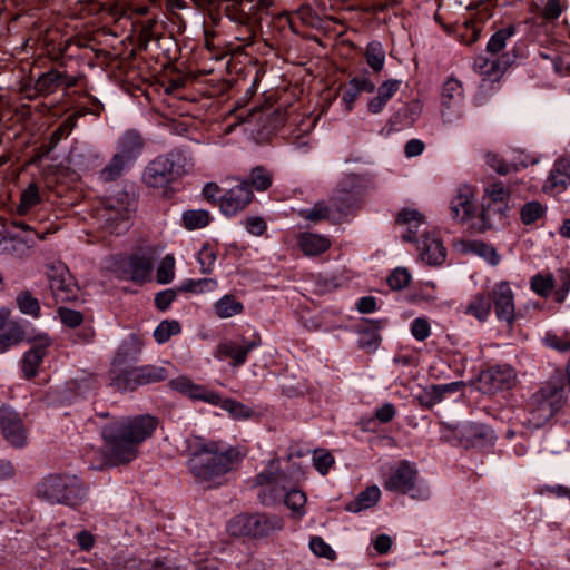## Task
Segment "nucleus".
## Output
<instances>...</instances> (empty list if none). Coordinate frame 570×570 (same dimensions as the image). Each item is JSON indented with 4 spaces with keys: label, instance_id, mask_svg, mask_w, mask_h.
Segmentation results:
<instances>
[{
    "label": "nucleus",
    "instance_id": "obj_1",
    "mask_svg": "<svg viewBox=\"0 0 570 570\" xmlns=\"http://www.w3.org/2000/svg\"><path fill=\"white\" fill-rule=\"evenodd\" d=\"M185 451L195 481L206 488L220 485L237 459V452L230 446L200 436L188 438Z\"/></svg>",
    "mask_w": 570,
    "mask_h": 570
},
{
    "label": "nucleus",
    "instance_id": "obj_2",
    "mask_svg": "<svg viewBox=\"0 0 570 570\" xmlns=\"http://www.w3.org/2000/svg\"><path fill=\"white\" fill-rule=\"evenodd\" d=\"M157 424V419L149 414L106 424L101 429V435L110 458L118 463H128L136 459L139 445L153 435Z\"/></svg>",
    "mask_w": 570,
    "mask_h": 570
},
{
    "label": "nucleus",
    "instance_id": "obj_3",
    "mask_svg": "<svg viewBox=\"0 0 570 570\" xmlns=\"http://www.w3.org/2000/svg\"><path fill=\"white\" fill-rule=\"evenodd\" d=\"M256 483L262 487L258 493L262 504L272 505L284 498V503L295 517L305 514L306 495L296 489L286 492V476L274 461L256 476Z\"/></svg>",
    "mask_w": 570,
    "mask_h": 570
},
{
    "label": "nucleus",
    "instance_id": "obj_4",
    "mask_svg": "<svg viewBox=\"0 0 570 570\" xmlns=\"http://www.w3.org/2000/svg\"><path fill=\"white\" fill-rule=\"evenodd\" d=\"M563 379L561 374L550 377L535 393L532 394L527 407L528 417L524 424L539 429L553 417L563 406Z\"/></svg>",
    "mask_w": 570,
    "mask_h": 570
},
{
    "label": "nucleus",
    "instance_id": "obj_5",
    "mask_svg": "<svg viewBox=\"0 0 570 570\" xmlns=\"http://www.w3.org/2000/svg\"><path fill=\"white\" fill-rule=\"evenodd\" d=\"M36 493L47 502L67 505H77L87 495L86 489L76 476L57 474H51L39 482Z\"/></svg>",
    "mask_w": 570,
    "mask_h": 570
},
{
    "label": "nucleus",
    "instance_id": "obj_6",
    "mask_svg": "<svg viewBox=\"0 0 570 570\" xmlns=\"http://www.w3.org/2000/svg\"><path fill=\"white\" fill-rule=\"evenodd\" d=\"M136 210L135 196L128 191L119 190L102 202L99 217L105 222V228L111 234H122L129 228V220Z\"/></svg>",
    "mask_w": 570,
    "mask_h": 570
},
{
    "label": "nucleus",
    "instance_id": "obj_7",
    "mask_svg": "<svg viewBox=\"0 0 570 570\" xmlns=\"http://www.w3.org/2000/svg\"><path fill=\"white\" fill-rule=\"evenodd\" d=\"M416 478L417 469L415 464L403 460L390 469L383 487L387 491L411 494L413 499H429L430 491L428 488H415Z\"/></svg>",
    "mask_w": 570,
    "mask_h": 570
},
{
    "label": "nucleus",
    "instance_id": "obj_8",
    "mask_svg": "<svg viewBox=\"0 0 570 570\" xmlns=\"http://www.w3.org/2000/svg\"><path fill=\"white\" fill-rule=\"evenodd\" d=\"M167 376L168 373L164 366L131 367L117 373L112 377V385L119 391H132L140 385L164 381Z\"/></svg>",
    "mask_w": 570,
    "mask_h": 570
},
{
    "label": "nucleus",
    "instance_id": "obj_9",
    "mask_svg": "<svg viewBox=\"0 0 570 570\" xmlns=\"http://www.w3.org/2000/svg\"><path fill=\"white\" fill-rule=\"evenodd\" d=\"M48 279L50 291L57 303L78 299L79 287L63 263L57 262L49 267Z\"/></svg>",
    "mask_w": 570,
    "mask_h": 570
},
{
    "label": "nucleus",
    "instance_id": "obj_10",
    "mask_svg": "<svg viewBox=\"0 0 570 570\" xmlns=\"http://www.w3.org/2000/svg\"><path fill=\"white\" fill-rule=\"evenodd\" d=\"M237 184L225 189L219 197V208L225 216H235L244 210L253 200V191L248 181L236 180Z\"/></svg>",
    "mask_w": 570,
    "mask_h": 570
},
{
    "label": "nucleus",
    "instance_id": "obj_11",
    "mask_svg": "<svg viewBox=\"0 0 570 570\" xmlns=\"http://www.w3.org/2000/svg\"><path fill=\"white\" fill-rule=\"evenodd\" d=\"M463 99L464 89L462 82L454 77H450L443 83L441 92V115L444 122H451L453 116L456 118L463 117V114L458 110Z\"/></svg>",
    "mask_w": 570,
    "mask_h": 570
},
{
    "label": "nucleus",
    "instance_id": "obj_12",
    "mask_svg": "<svg viewBox=\"0 0 570 570\" xmlns=\"http://www.w3.org/2000/svg\"><path fill=\"white\" fill-rule=\"evenodd\" d=\"M515 372L509 365L493 366L480 374L481 387L488 393L510 390L515 383Z\"/></svg>",
    "mask_w": 570,
    "mask_h": 570
},
{
    "label": "nucleus",
    "instance_id": "obj_13",
    "mask_svg": "<svg viewBox=\"0 0 570 570\" xmlns=\"http://www.w3.org/2000/svg\"><path fill=\"white\" fill-rule=\"evenodd\" d=\"M491 304L493 303L497 318L505 322L511 327L515 318L513 292L505 282L498 283L493 286L491 294Z\"/></svg>",
    "mask_w": 570,
    "mask_h": 570
},
{
    "label": "nucleus",
    "instance_id": "obj_14",
    "mask_svg": "<svg viewBox=\"0 0 570 570\" xmlns=\"http://www.w3.org/2000/svg\"><path fill=\"white\" fill-rule=\"evenodd\" d=\"M0 424L4 439L16 448L26 444L27 433L20 415L12 409L3 406L0 412Z\"/></svg>",
    "mask_w": 570,
    "mask_h": 570
},
{
    "label": "nucleus",
    "instance_id": "obj_15",
    "mask_svg": "<svg viewBox=\"0 0 570 570\" xmlns=\"http://www.w3.org/2000/svg\"><path fill=\"white\" fill-rule=\"evenodd\" d=\"M50 345L51 340L47 334L41 333L33 338L32 346L23 354L21 362L22 372L27 379L37 374V370L47 355Z\"/></svg>",
    "mask_w": 570,
    "mask_h": 570
},
{
    "label": "nucleus",
    "instance_id": "obj_16",
    "mask_svg": "<svg viewBox=\"0 0 570 570\" xmlns=\"http://www.w3.org/2000/svg\"><path fill=\"white\" fill-rule=\"evenodd\" d=\"M174 180L176 177L165 156H159L150 161L144 171V181L151 188H166Z\"/></svg>",
    "mask_w": 570,
    "mask_h": 570
},
{
    "label": "nucleus",
    "instance_id": "obj_17",
    "mask_svg": "<svg viewBox=\"0 0 570 570\" xmlns=\"http://www.w3.org/2000/svg\"><path fill=\"white\" fill-rule=\"evenodd\" d=\"M154 267V261L150 256L132 255L122 263L120 277L134 282H144L149 278Z\"/></svg>",
    "mask_w": 570,
    "mask_h": 570
},
{
    "label": "nucleus",
    "instance_id": "obj_18",
    "mask_svg": "<svg viewBox=\"0 0 570 570\" xmlns=\"http://www.w3.org/2000/svg\"><path fill=\"white\" fill-rule=\"evenodd\" d=\"M261 338H254L252 341L242 340V343L235 341H227L218 346V354L220 357H228L233 360V366L243 365L246 360L248 353H250L254 348L259 346Z\"/></svg>",
    "mask_w": 570,
    "mask_h": 570
},
{
    "label": "nucleus",
    "instance_id": "obj_19",
    "mask_svg": "<svg viewBox=\"0 0 570 570\" xmlns=\"http://www.w3.org/2000/svg\"><path fill=\"white\" fill-rule=\"evenodd\" d=\"M476 209L474 195L468 186L460 187L450 203L453 219L464 223L469 220Z\"/></svg>",
    "mask_w": 570,
    "mask_h": 570
},
{
    "label": "nucleus",
    "instance_id": "obj_20",
    "mask_svg": "<svg viewBox=\"0 0 570 570\" xmlns=\"http://www.w3.org/2000/svg\"><path fill=\"white\" fill-rule=\"evenodd\" d=\"M570 184V158L558 159L551 169L543 190L552 195L562 193Z\"/></svg>",
    "mask_w": 570,
    "mask_h": 570
},
{
    "label": "nucleus",
    "instance_id": "obj_21",
    "mask_svg": "<svg viewBox=\"0 0 570 570\" xmlns=\"http://www.w3.org/2000/svg\"><path fill=\"white\" fill-rule=\"evenodd\" d=\"M171 389L189 396L194 400L205 401L210 404L217 405L220 396L212 391L206 390L204 386L194 384L188 377L179 376L169 382Z\"/></svg>",
    "mask_w": 570,
    "mask_h": 570
},
{
    "label": "nucleus",
    "instance_id": "obj_22",
    "mask_svg": "<svg viewBox=\"0 0 570 570\" xmlns=\"http://www.w3.org/2000/svg\"><path fill=\"white\" fill-rule=\"evenodd\" d=\"M116 149L118 155L132 163L144 149V139L138 131L127 130L118 138Z\"/></svg>",
    "mask_w": 570,
    "mask_h": 570
},
{
    "label": "nucleus",
    "instance_id": "obj_23",
    "mask_svg": "<svg viewBox=\"0 0 570 570\" xmlns=\"http://www.w3.org/2000/svg\"><path fill=\"white\" fill-rule=\"evenodd\" d=\"M421 259L429 265H440L445 259V248L440 239L426 235L419 245Z\"/></svg>",
    "mask_w": 570,
    "mask_h": 570
},
{
    "label": "nucleus",
    "instance_id": "obj_24",
    "mask_svg": "<svg viewBox=\"0 0 570 570\" xmlns=\"http://www.w3.org/2000/svg\"><path fill=\"white\" fill-rule=\"evenodd\" d=\"M423 223L424 216L416 209L403 208L396 217V224L406 227V233L402 235L404 242H415V235Z\"/></svg>",
    "mask_w": 570,
    "mask_h": 570
},
{
    "label": "nucleus",
    "instance_id": "obj_25",
    "mask_svg": "<svg viewBox=\"0 0 570 570\" xmlns=\"http://www.w3.org/2000/svg\"><path fill=\"white\" fill-rule=\"evenodd\" d=\"M464 386L463 382H452L448 384L430 385L424 389L423 393L419 396L421 404L431 407L441 402L446 393H454Z\"/></svg>",
    "mask_w": 570,
    "mask_h": 570
},
{
    "label": "nucleus",
    "instance_id": "obj_26",
    "mask_svg": "<svg viewBox=\"0 0 570 570\" xmlns=\"http://www.w3.org/2000/svg\"><path fill=\"white\" fill-rule=\"evenodd\" d=\"M507 210L508 202H484L481 212L483 228H492L502 224Z\"/></svg>",
    "mask_w": 570,
    "mask_h": 570
},
{
    "label": "nucleus",
    "instance_id": "obj_27",
    "mask_svg": "<svg viewBox=\"0 0 570 570\" xmlns=\"http://www.w3.org/2000/svg\"><path fill=\"white\" fill-rule=\"evenodd\" d=\"M298 246L305 255L316 256L326 252L331 246V242L325 236L304 233L298 238Z\"/></svg>",
    "mask_w": 570,
    "mask_h": 570
},
{
    "label": "nucleus",
    "instance_id": "obj_28",
    "mask_svg": "<svg viewBox=\"0 0 570 570\" xmlns=\"http://www.w3.org/2000/svg\"><path fill=\"white\" fill-rule=\"evenodd\" d=\"M400 87L397 80H386L377 89V95L370 100L368 111L371 114H380L386 102L396 94Z\"/></svg>",
    "mask_w": 570,
    "mask_h": 570
},
{
    "label": "nucleus",
    "instance_id": "obj_29",
    "mask_svg": "<svg viewBox=\"0 0 570 570\" xmlns=\"http://www.w3.org/2000/svg\"><path fill=\"white\" fill-rule=\"evenodd\" d=\"M284 521L278 515L265 513H254L253 537L267 535L274 531L283 529Z\"/></svg>",
    "mask_w": 570,
    "mask_h": 570
},
{
    "label": "nucleus",
    "instance_id": "obj_30",
    "mask_svg": "<svg viewBox=\"0 0 570 570\" xmlns=\"http://www.w3.org/2000/svg\"><path fill=\"white\" fill-rule=\"evenodd\" d=\"M164 156L167 158L176 179L181 175L187 174L194 167L190 153L186 150L174 149Z\"/></svg>",
    "mask_w": 570,
    "mask_h": 570
},
{
    "label": "nucleus",
    "instance_id": "obj_31",
    "mask_svg": "<svg viewBox=\"0 0 570 570\" xmlns=\"http://www.w3.org/2000/svg\"><path fill=\"white\" fill-rule=\"evenodd\" d=\"M65 79V75L58 70L51 69L37 78L33 88L39 95L47 96L55 92L62 85Z\"/></svg>",
    "mask_w": 570,
    "mask_h": 570
},
{
    "label": "nucleus",
    "instance_id": "obj_32",
    "mask_svg": "<svg viewBox=\"0 0 570 570\" xmlns=\"http://www.w3.org/2000/svg\"><path fill=\"white\" fill-rule=\"evenodd\" d=\"M473 68L481 76H484L492 81L498 80L505 70V67L499 59H490L484 56L475 58Z\"/></svg>",
    "mask_w": 570,
    "mask_h": 570
},
{
    "label": "nucleus",
    "instance_id": "obj_33",
    "mask_svg": "<svg viewBox=\"0 0 570 570\" xmlns=\"http://www.w3.org/2000/svg\"><path fill=\"white\" fill-rule=\"evenodd\" d=\"M456 433L470 443H475L479 440H490L493 436L489 426L473 422L461 424L458 426Z\"/></svg>",
    "mask_w": 570,
    "mask_h": 570
},
{
    "label": "nucleus",
    "instance_id": "obj_34",
    "mask_svg": "<svg viewBox=\"0 0 570 570\" xmlns=\"http://www.w3.org/2000/svg\"><path fill=\"white\" fill-rule=\"evenodd\" d=\"M491 312V297L489 294L478 293L465 307V314L485 322Z\"/></svg>",
    "mask_w": 570,
    "mask_h": 570
},
{
    "label": "nucleus",
    "instance_id": "obj_35",
    "mask_svg": "<svg viewBox=\"0 0 570 570\" xmlns=\"http://www.w3.org/2000/svg\"><path fill=\"white\" fill-rule=\"evenodd\" d=\"M255 0H236L235 12L229 14V18L243 26H249L252 19L257 14L258 9L254 3Z\"/></svg>",
    "mask_w": 570,
    "mask_h": 570
},
{
    "label": "nucleus",
    "instance_id": "obj_36",
    "mask_svg": "<svg viewBox=\"0 0 570 570\" xmlns=\"http://www.w3.org/2000/svg\"><path fill=\"white\" fill-rule=\"evenodd\" d=\"M254 514H238L227 523V531L234 537H253Z\"/></svg>",
    "mask_w": 570,
    "mask_h": 570
},
{
    "label": "nucleus",
    "instance_id": "obj_37",
    "mask_svg": "<svg viewBox=\"0 0 570 570\" xmlns=\"http://www.w3.org/2000/svg\"><path fill=\"white\" fill-rule=\"evenodd\" d=\"M130 164L131 163L129 160L115 153L108 164L100 170V179L104 181H112L117 179Z\"/></svg>",
    "mask_w": 570,
    "mask_h": 570
},
{
    "label": "nucleus",
    "instance_id": "obj_38",
    "mask_svg": "<svg viewBox=\"0 0 570 570\" xmlns=\"http://www.w3.org/2000/svg\"><path fill=\"white\" fill-rule=\"evenodd\" d=\"M381 497L379 487L372 485L362 491L355 501L348 504L347 509L352 512H358L368 509L377 503Z\"/></svg>",
    "mask_w": 570,
    "mask_h": 570
},
{
    "label": "nucleus",
    "instance_id": "obj_39",
    "mask_svg": "<svg viewBox=\"0 0 570 570\" xmlns=\"http://www.w3.org/2000/svg\"><path fill=\"white\" fill-rule=\"evenodd\" d=\"M243 304L233 295H225L214 305L215 313L220 318H228L243 312Z\"/></svg>",
    "mask_w": 570,
    "mask_h": 570
},
{
    "label": "nucleus",
    "instance_id": "obj_40",
    "mask_svg": "<svg viewBox=\"0 0 570 570\" xmlns=\"http://www.w3.org/2000/svg\"><path fill=\"white\" fill-rule=\"evenodd\" d=\"M365 59L373 71H381L385 62V51L382 43L379 41L370 42L365 49Z\"/></svg>",
    "mask_w": 570,
    "mask_h": 570
},
{
    "label": "nucleus",
    "instance_id": "obj_41",
    "mask_svg": "<svg viewBox=\"0 0 570 570\" xmlns=\"http://www.w3.org/2000/svg\"><path fill=\"white\" fill-rule=\"evenodd\" d=\"M466 249L472 254H475L491 265H497L500 262V256L497 250L491 246L481 240H473L466 244Z\"/></svg>",
    "mask_w": 570,
    "mask_h": 570
},
{
    "label": "nucleus",
    "instance_id": "obj_42",
    "mask_svg": "<svg viewBox=\"0 0 570 570\" xmlns=\"http://www.w3.org/2000/svg\"><path fill=\"white\" fill-rule=\"evenodd\" d=\"M181 331L178 321H163L154 331V338L158 344H164L170 340L171 336L179 334Z\"/></svg>",
    "mask_w": 570,
    "mask_h": 570
},
{
    "label": "nucleus",
    "instance_id": "obj_43",
    "mask_svg": "<svg viewBox=\"0 0 570 570\" xmlns=\"http://www.w3.org/2000/svg\"><path fill=\"white\" fill-rule=\"evenodd\" d=\"M183 222L188 229L203 228L209 224L210 215L204 209L187 210L183 214Z\"/></svg>",
    "mask_w": 570,
    "mask_h": 570
},
{
    "label": "nucleus",
    "instance_id": "obj_44",
    "mask_svg": "<svg viewBox=\"0 0 570 570\" xmlns=\"http://www.w3.org/2000/svg\"><path fill=\"white\" fill-rule=\"evenodd\" d=\"M514 32L515 29L512 26L498 30L488 41L487 51L492 55L500 52L505 47L507 40L512 37Z\"/></svg>",
    "mask_w": 570,
    "mask_h": 570
},
{
    "label": "nucleus",
    "instance_id": "obj_45",
    "mask_svg": "<svg viewBox=\"0 0 570 570\" xmlns=\"http://www.w3.org/2000/svg\"><path fill=\"white\" fill-rule=\"evenodd\" d=\"M245 180L248 181L249 188L254 187L258 191H265L272 185V175L263 167H256L250 171L248 179Z\"/></svg>",
    "mask_w": 570,
    "mask_h": 570
},
{
    "label": "nucleus",
    "instance_id": "obj_46",
    "mask_svg": "<svg viewBox=\"0 0 570 570\" xmlns=\"http://www.w3.org/2000/svg\"><path fill=\"white\" fill-rule=\"evenodd\" d=\"M40 202L41 197L39 194V188L35 183H32L22 191L18 212L20 214H26Z\"/></svg>",
    "mask_w": 570,
    "mask_h": 570
},
{
    "label": "nucleus",
    "instance_id": "obj_47",
    "mask_svg": "<svg viewBox=\"0 0 570 570\" xmlns=\"http://www.w3.org/2000/svg\"><path fill=\"white\" fill-rule=\"evenodd\" d=\"M23 340V333L16 323H9L0 334V351H4L8 346L14 345Z\"/></svg>",
    "mask_w": 570,
    "mask_h": 570
},
{
    "label": "nucleus",
    "instance_id": "obj_48",
    "mask_svg": "<svg viewBox=\"0 0 570 570\" xmlns=\"http://www.w3.org/2000/svg\"><path fill=\"white\" fill-rule=\"evenodd\" d=\"M17 304L21 313L38 317L40 314V304L29 292H22L17 296Z\"/></svg>",
    "mask_w": 570,
    "mask_h": 570
},
{
    "label": "nucleus",
    "instance_id": "obj_49",
    "mask_svg": "<svg viewBox=\"0 0 570 570\" xmlns=\"http://www.w3.org/2000/svg\"><path fill=\"white\" fill-rule=\"evenodd\" d=\"M544 207L539 202H529L521 208V220L525 225L537 222L543 214Z\"/></svg>",
    "mask_w": 570,
    "mask_h": 570
},
{
    "label": "nucleus",
    "instance_id": "obj_50",
    "mask_svg": "<svg viewBox=\"0 0 570 570\" xmlns=\"http://www.w3.org/2000/svg\"><path fill=\"white\" fill-rule=\"evenodd\" d=\"M410 281L411 274L405 267H396L387 277V284L394 291L405 288Z\"/></svg>",
    "mask_w": 570,
    "mask_h": 570
},
{
    "label": "nucleus",
    "instance_id": "obj_51",
    "mask_svg": "<svg viewBox=\"0 0 570 570\" xmlns=\"http://www.w3.org/2000/svg\"><path fill=\"white\" fill-rule=\"evenodd\" d=\"M175 258L173 255H166L158 268H157V281L160 284H168L173 281L175 274Z\"/></svg>",
    "mask_w": 570,
    "mask_h": 570
},
{
    "label": "nucleus",
    "instance_id": "obj_52",
    "mask_svg": "<svg viewBox=\"0 0 570 570\" xmlns=\"http://www.w3.org/2000/svg\"><path fill=\"white\" fill-rule=\"evenodd\" d=\"M216 287V282L212 278H202L198 281L186 279L179 286L180 292H193L203 293L205 291H212Z\"/></svg>",
    "mask_w": 570,
    "mask_h": 570
},
{
    "label": "nucleus",
    "instance_id": "obj_53",
    "mask_svg": "<svg viewBox=\"0 0 570 570\" xmlns=\"http://www.w3.org/2000/svg\"><path fill=\"white\" fill-rule=\"evenodd\" d=\"M564 9L566 4L561 0H547L542 7L541 16L547 21L556 20Z\"/></svg>",
    "mask_w": 570,
    "mask_h": 570
},
{
    "label": "nucleus",
    "instance_id": "obj_54",
    "mask_svg": "<svg viewBox=\"0 0 570 570\" xmlns=\"http://www.w3.org/2000/svg\"><path fill=\"white\" fill-rule=\"evenodd\" d=\"M309 548L312 552L317 557H323L328 560H334L336 558L335 551L320 537H314L311 539Z\"/></svg>",
    "mask_w": 570,
    "mask_h": 570
},
{
    "label": "nucleus",
    "instance_id": "obj_55",
    "mask_svg": "<svg viewBox=\"0 0 570 570\" xmlns=\"http://www.w3.org/2000/svg\"><path fill=\"white\" fill-rule=\"evenodd\" d=\"M459 31L460 41L464 45H472L480 38V28L472 21H465Z\"/></svg>",
    "mask_w": 570,
    "mask_h": 570
},
{
    "label": "nucleus",
    "instance_id": "obj_56",
    "mask_svg": "<svg viewBox=\"0 0 570 570\" xmlns=\"http://www.w3.org/2000/svg\"><path fill=\"white\" fill-rule=\"evenodd\" d=\"M552 276L535 275L531 279V288L541 296H548L553 288Z\"/></svg>",
    "mask_w": 570,
    "mask_h": 570
},
{
    "label": "nucleus",
    "instance_id": "obj_57",
    "mask_svg": "<svg viewBox=\"0 0 570 570\" xmlns=\"http://www.w3.org/2000/svg\"><path fill=\"white\" fill-rule=\"evenodd\" d=\"M301 215L307 220L317 223L328 217L330 209L324 203H317L313 208L302 210Z\"/></svg>",
    "mask_w": 570,
    "mask_h": 570
},
{
    "label": "nucleus",
    "instance_id": "obj_58",
    "mask_svg": "<svg viewBox=\"0 0 570 570\" xmlns=\"http://www.w3.org/2000/svg\"><path fill=\"white\" fill-rule=\"evenodd\" d=\"M485 191L487 197L484 198V202H508L509 191L501 183L490 185Z\"/></svg>",
    "mask_w": 570,
    "mask_h": 570
},
{
    "label": "nucleus",
    "instance_id": "obj_59",
    "mask_svg": "<svg viewBox=\"0 0 570 570\" xmlns=\"http://www.w3.org/2000/svg\"><path fill=\"white\" fill-rule=\"evenodd\" d=\"M58 314L61 322L69 327H77L83 320L81 313L65 307H59Z\"/></svg>",
    "mask_w": 570,
    "mask_h": 570
},
{
    "label": "nucleus",
    "instance_id": "obj_60",
    "mask_svg": "<svg viewBox=\"0 0 570 570\" xmlns=\"http://www.w3.org/2000/svg\"><path fill=\"white\" fill-rule=\"evenodd\" d=\"M313 461L316 470L324 475L334 463V458L327 452L316 451L314 453Z\"/></svg>",
    "mask_w": 570,
    "mask_h": 570
},
{
    "label": "nucleus",
    "instance_id": "obj_61",
    "mask_svg": "<svg viewBox=\"0 0 570 570\" xmlns=\"http://www.w3.org/2000/svg\"><path fill=\"white\" fill-rule=\"evenodd\" d=\"M218 404H220V406L223 409L228 411L235 417H247L249 415V410L245 405H243L236 401H233L229 399H227V400L220 399Z\"/></svg>",
    "mask_w": 570,
    "mask_h": 570
},
{
    "label": "nucleus",
    "instance_id": "obj_62",
    "mask_svg": "<svg viewBox=\"0 0 570 570\" xmlns=\"http://www.w3.org/2000/svg\"><path fill=\"white\" fill-rule=\"evenodd\" d=\"M198 261L202 273L208 274L212 272L213 265L216 261V255L208 246H204L199 252Z\"/></svg>",
    "mask_w": 570,
    "mask_h": 570
},
{
    "label": "nucleus",
    "instance_id": "obj_63",
    "mask_svg": "<svg viewBox=\"0 0 570 570\" xmlns=\"http://www.w3.org/2000/svg\"><path fill=\"white\" fill-rule=\"evenodd\" d=\"M411 333L417 341H424L430 336V324L425 318H415L411 326Z\"/></svg>",
    "mask_w": 570,
    "mask_h": 570
},
{
    "label": "nucleus",
    "instance_id": "obj_64",
    "mask_svg": "<svg viewBox=\"0 0 570 570\" xmlns=\"http://www.w3.org/2000/svg\"><path fill=\"white\" fill-rule=\"evenodd\" d=\"M543 341L548 347H551L559 352H567L570 350V340H562L561 337L554 334L548 333Z\"/></svg>",
    "mask_w": 570,
    "mask_h": 570
}]
</instances>
